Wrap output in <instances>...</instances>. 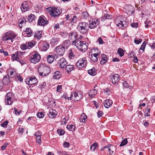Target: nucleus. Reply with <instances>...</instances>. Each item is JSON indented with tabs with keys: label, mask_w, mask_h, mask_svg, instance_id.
<instances>
[{
	"label": "nucleus",
	"mask_w": 155,
	"mask_h": 155,
	"mask_svg": "<svg viewBox=\"0 0 155 155\" xmlns=\"http://www.w3.org/2000/svg\"><path fill=\"white\" fill-rule=\"evenodd\" d=\"M67 64V61L64 58H62L58 61V64L61 68H65Z\"/></svg>",
	"instance_id": "4468645a"
},
{
	"label": "nucleus",
	"mask_w": 155,
	"mask_h": 155,
	"mask_svg": "<svg viewBox=\"0 0 155 155\" xmlns=\"http://www.w3.org/2000/svg\"><path fill=\"white\" fill-rule=\"evenodd\" d=\"M59 40V38L56 37H53L50 42V44L52 46H55L57 45Z\"/></svg>",
	"instance_id": "4be33fe9"
},
{
	"label": "nucleus",
	"mask_w": 155,
	"mask_h": 155,
	"mask_svg": "<svg viewBox=\"0 0 155 155\" xmlns=\"http://www.w3.org/2000/svg\"><path fill=\"white\" fill-rule=\"evenodd\" d=\"M44 113L43 112H38L37 114V116L39 118H43L44 117Z\"/></svg>",
	"instance_id": "6e6d98bb"
},
{
	"label": "nucleus",
	"mask_w": 155,
	"mask_h": 155,
	"mask_svg": "<svg viewBox=\"0 0 155 155\" xmlns=\"http://www.w3.org/2000/svg\"><path fill=\"white\" fill-rule=\"evenodd\" d=\"M120 76L118 74H114L112 76V82L113 84H115L119 80Z\"/></svg>",
	"instance_id": "a211bd4d"
},
{
	"label": "nucleus",
	"mask_w": 155,
	"mask_h": 155,
	"mask_svg": "<svg viewBox=\"0 0 155 155\" xmlns=\"http://www.w3.org/2000/svg\"><path fill=\"white\" fill-rule=\"evenodd\" d=\"M104 114V113L101 111H99L97 112V117L98 118H100L102 117L103 115Z\"/></svg>",
	"instance_id": "69168bd1"
},
{
	"label": "nucleus",
	"mask_w": 155,
	"mask_h": 155,
	"mask_svg": "<svg viewBox=\"0 0 155 155\" xmlns=\"http://www.w3.org/2000/svg\"><path fill=\"white\" fill-rule=\"evenodd\" d=\"M68 55L69 58L71 59H73L75 56V55L74 54L72 50L71 49L69 51Z\"/></svg>",
	"instance_id": "c03bdc74"
},
{
	"label": "nucleus",
	"mask_w": 155,
	"mask_h": 155,
	"mask_svg": "<svg viewBox=\"0 0 155 155\" xmlns=\"http://www.w3.org/2000/svg\"><path fill=\"white\" fill-rule=\"evenodd\" d=\"M122 23L121 24L122 26H123V28L127 27L128 25V22L126 21H122Z\"/></svg>",
	"instance_id": "4d7b16f0"
},
{
	"label": "nucleus",
	"mask_w": 155,
	"mask_h": 155,
	"mask_svg": "<svg viewBox=\"0 0 155 155\" xmlns=\"http://www.w3.org/2000/svg\"><path fill=\"white\" fill-rule=\"evenodd\" d=\"M15 94L12 92L8 93L5 98V102L7 105H11L13 102L14 100Z\"/></svg>",
	"instance_id": "39448f33"
},
{
	"label": "nucleus",
	"mask_w": 155,
	"mask_h": 155,
	"mask_svg": "<svg viewBox=\"0 0 155 155\" xmlns=\"http://www.w3.org/2000/svg\"><path fill=\"white\" fill-rule=\"evenodd\" d=\"M87 118V116L84 114L83 113L79 119L80 121L84 123L85 122V119Z\"/></svg>",
	"instance_id": "a19ab883"
},
{
	"label": "nucleus",
	"mask_w": 155,
	"mask_h": 155,
	"mask_svg": "<svg viewBox=\"0 0 155 155\" xmlns=\"http://www.w3.org/2000/svg\"><path fill=\"white\" fill-rule=\"evenodd\" d=\"M131 26L133 28H137L138 26V24L137 22H133L131 24Z\"/></svg>",
	"instance_id": "680f3d73"
},
{
	"label": "nucleus",
	"mask_w": 155,
	"mask_h": 155,
	"mask_svg": "<svg viewBox=\"0 0 155 155\" xmlns=\"http://www.w3.org/2000/svg\"><path fill=\"white\" fill-rule=\"evenodd\" d=\"M72 44L73 45H74L77 47L78 49L79 50V48L80 47V45L81 44V41L79 40H74L72 41Z\"/></svg>",
	"instance_id": "c9c22d12"
},
{
	"label": "nucleus",
	"mask_w": 155,
	"mask_h": 155,
	"mask_svg": "<svg viewBox=\"0 0 155 155\" xmlns=\"http://www.w3.org/2000/svg\"><path fill=\"white\" fill-rule=\"evenodd\" d=\"M8 123V121L6 120L2 123L1 124V126L3 127H5L7 125Z\"/></svg>",
	"instance_id": "052dcab7"
},
{
	"label": "nucleus",
	"mask_w": 155,
	"mask_h": 155,
	"mask_svg": "<svg viewBox=\"0 0 155 155\" xmlns=\"http://www.w3.org/2000/svg\"><path fill=\"white\" fill-rule=\"evenodd\" d=\"M122 20H119V18H117L115 21V22L117 26L121 29H123V26H122V25L121 24L122 23Z\"/></svg>",
	"instance_id": "2f4dec72"
},
{
	"label": "nucleus",
	"mask_w": 155,
	"mask_h": 155,
	"mask_svg": "<svg viewBox=\"0 0 155 155\" xmlns=\"http://www.w3.org/2000/svg\"><path fill=\"white\" fill-rule=\"evenodd\" d=\"M21 9L22 12H25L30 9L29 4L26 1H25L21 4Z\"/></svg>",
	"instance_id": "2eb2a0df"
},
{
	"label": "nucleus",
	"mask_w": 155,
	"mask_h": 155,
	"mask_svg": "<svg viewBox=\"0 0 155 155\" xmlns=\"http://www.w3.org/2000/svg\"><path fill=\"white\" fill-rule=\"evenodd\" d=\"M65 50V48L64 47L62 46H59L55 48V50L57 54L60 56H62L63 55Z\"/></svg>",
	"instance_id": "ddd939ff"
},
{
	"label": "nucleus",
	"mask_w": 155,
	"mask_h": 155,
	"mask_svg": "<svg viewBox=\"0 0 155 155\" xmlns=\"http://www.w3.org/2000/svg\"><path fill=\"white\" fill-rule=\"evenodd\" d=\"M24 32L25 35L28 37H30L32 36L34 34L33 31L30 28H26L25 30L24 31Z\"/></svg>",
	"instance_id": "412c9836"
},
{
	"label": "nucleus",
	"mask_w": 155,
	"mask_h": 155,
	"mask_svg": "<svg viewBox=\"0 0 155 155\" xmlns=\"http://www.w3.org/2000/svg\"><path fill=\"white\" fill-rule=\"evenodd\" d=\"M87 72L88 74L94 76L96 74L97 69L94 67L91 69L88 70Z\"/></svg>",
	"instance_id": "c85d7f7f"
},
{
	"label": "nucleus",
	"mask_w": 155,
	"mask_h": 155,
	"mask_svg": "<svg viewBox=\"0 0 155 155\" xmlns=\"http://www.w3.org/2000/svg\"><path fill=\"white\" fill-rule=\"evenodd\" d=\"M29 61L34 64H36L41 59V56L38 52L36 51H34L28 55Z\"/></svg>",
	"instance_id": "7ed1b4c3"
},
{
	"label": "nucleus",
	"mask_w": 155,
	"mask_h": 155,
	"mask_svg": "<svg viewBox=\"0 0 155 155\" xmlns=\"http://www.w3.org/2000/svg\"><path fill=\"white\" fill-rule=\"evenodd\" d=\"M25 82L27 84L33 85L37 84L38 81L35 76H33L26 78L25 79Z\"/></svg>",
	"instance_id": "9b49d317"
},
{
	"label": "nucleus",
	"mask_w": 155,
	"mask_h": 155,
	"mask_svg": "<svg viewBox=\"0 0 155 155\" xmlns=\"http://www.w3.org/2000/svg\"><path fill=\"white\" fill-rule=\"evenodd\" d=\"M87 64V61L86 58H83L79 59L76 62V66L79 68H81L85 67Z\"/></svg>",
	"instance_id": "6e6552de"
},
{
	"label": "nucleus",
	"mask_w": 155,
	"mask_h": 155,
	"mask_svg": "<svg viewBox=\"0 0 155 155\" xmlns=\"http://www.w3.org/2000/svg\"><path fill=\"white\" fill-rule=\"evenodd\" d=\"M103 91L107 95H109L110 94V90L108 88H107L106 89H104Z\"/></svg>",
	"instance_id": "0e129e2a"
},
{
	"label": "nucleus",
	"mask_w": 155,
	"mask_h": 155,
	"mask_svg": "<svg viewBox=\"0 0 155 155\" xmlns=\"http://www.w3.org/2000/svg\"><path fill=\"white\" fill-rule=\"evenodd\" d=\"M150 109L148 108V107H147L144 112V116L145 117H150V114H149L150 112Z\"/></svg>",
	"instance_id": "37998d69"
},
{
	"label": "nucleus",
	"mask_w": 155,
	"mask_h": 155,
	"mask_svg": "<svg viewBox=\"0 0 155 155\" xmlns=\"http://www.w3.org/2000/svg\"><path fill=\"white\" fill-rule=\"evenodd\" d=\"M57 133L60 136H62L64 134L65 132L62 129H58L57 131Z\"/></svg>",
	"instance_id": "864d4df0"
},
{
	"label": "nucleus",
	"mask_w": 155,
	"mask_h": 155,
	"mask_svg": "<svg viewBox=\"0 0 155 155\" xmlns=\"http://www.w3.org/2000/svg\"><path fill=\"white\" fill-rule=\"evenodd\" d=\"M8 144V143H5L3 146L1 147V149L2 150H5L6 147V146Z\"/></svg>",
	"instance_id": "774afa93"
},
{
	"label": "nucleus",
	"mask_w": 155,
	"mask_h": 155,
	"mask_svg": "<svg viewBox=\"0 0 155 155\" xmlns=\"http://www.w3.org/2000/svg\"><path fill=\"white\" fill-rule=\"evenodd\" d=\"M11 80V78L9 76V75H7L5 76L2 80V83L5 85H7L10 83Z\"/></svg>",
	"instance_id": "f3484780"
},
{
	"label": "nucleus",
	"mask_w": 155,
	"mask_h": 155,
	"mask_svg": "<svg viewBox=\"0 0 155 155\" xmlns=\"http://www.w3.org/2000/svg\"><path fill=\"white\" fill-rule=\"evenodd\" d=\"M38 44L41 49L43 51H46L49 47V43L46 41H41Z\"/></svg>",
	"instance_id": "1a4fd4ad"
},
{
	"label": "nucleus",
	"mask_w": 155,
	"mask_h": 155,
	"mask_svg": "<svg viewBox=\"0 0 155 155\" xmlns=\"http://www.w3.org/2000/svg\"><path fill=\"white\" fill-rule=\"evenodd\" d=\"M15 34L14 32L12 31H9L6 32L2 37V40L4 41L9 40Z\"/></svg>",
	"instance_id": "9d476101"
},
{
	"label": "nucleus",
	"mask_w": 155,
	"mask_h": 155,
	"mask_svg": "<svg viewBox=\"0 0 155 155\" xmlns=\"http://www.w3.org/2000/svg\"><path fill=\"white\" fill-rule=\"evenodd\" d=\"M98 25V23H95V21H92L90 23V25H89V28H90L91 29H92L96 27L97 25Z\"/></svg>",
	"instance_id": "4c0bfd02"
},
{
	"label": "nucleus",
	"mask_w": 155,
	"mask_h": 155,
	"mask_svg": "<svg viewBox=\"0 0 155 155\" xmlns=\"http://www.w3.org/2000/svg\"><path fill=\"white\" fill-rule=\"evenodd\" d=\"M101 60L100 61L101 65H103L107 62V55L104 54H102L101 55Z\"/></svg>",
	"instance_id": "5701e85b"
},
{
	"label": "nucleus",
	"mask_w": 155,
	"mask_h": 155,
	"mask_svg": "<svg viewBox=\"0 0 155 155\" xmlns=\"http://www.w3.org/2000/svg\"><path fill=\"white\" fill-rule=\"evenodd\" d=\"M117 53L120 57L123 56L124 54V50L123 49L120 48L118 49Z\"/></svg>",
	"instance_id": "79ce46f5"
},
{
	"label": "nucleus",
	"mask_w": 155,
	"mask_h": 155,
	"mask_svg": "<svg viewBox=\"0 0 155 155\" xmlns=\"http://www.w3.org/2000/svg\"><path fill=\"white\" fill-rule=\"evenodd\" d=\"M97 90L96 89H92L90 90L88 94L90 97L92 98L94 97L97 94Z\"/></svg>",
	"instance_id": "a878e982"
},
{
	"label": "nucleus",
	"mask_w": 155,
	"mask_h": 155,
	"mask_svg": "<svg viewBox=\"0 0 155 155\" xmlns=\"http://www.w3.org/2000/svg\"><path fill=\"white\" fill-rule=\"evenodd\" d=\"M127 142H128V141L127 140V139L126 138L124 139L122 141L120 145V147L123 146L125 145H126L127 143Z\"/></svg>",
	"instance_id": "3c124183"
},
{
	"label": "nucleus",
	"mask_w": 155,
	"mask_h": 155,
	"mask_svg": "<svg viewBox=\"0 0 155 155\" xmlns=\"http://www.w3.org/2000/svg\"><path fill=\"white\" fill-rule=\"evenodd\" d=\"M47 9L48 12L50 13V15L54 18L58 16L61 13V12L57 8L49 7Z\"/></svg>",
	"instance_id": "20e7f679"
},
{
	"label": "nucleus",
	"mask_w": 155,
	"mask_h": 155,
	"mask_svg": "<svg viewBox=\"0 0 155 155\" xmlns=\"http://www.w3.org/2000/svg\"><path fill=\"white\" fill-rule=\"evenodd\" d=\"M126 12L127 15H130L133 13L135 11L134 8L131 5H128L126 6L125 8Z\"/></svg>",
	"instance_id": "f8f14e48"
},
{
	"label": "nucleus",
	"mask_w": 155,
	"mask_h": 155,
	"mask_svg": "<svg viewBox=\"0 0 155 155\" xmlns=\"http://www.w3.org/2000/svg\"><path fill=\"white\" fill-rule=\"evenodd\" d=\"M65 68L68 74H69L74 69L73 66L71 64L67 65Z\"/></svg>",
	"instance_id": "7c9ffc66"
},
{
	"label": "nucleus",
	"mask_w": 155,
	"mask_h": 155,
	"mask_svg": "<svg viewBox=\"0 0 155 155\" xmlns=\"http://www.w3.org/2000/svg\"><path fill=\"white\" fill-rule=\"evenodd\" d=\"M57 153L59 155H67L66 152L64 151H58L57 152Z\"/></svg>",
	"instance_id": "338daca9"
},
{
	"label": "nucleus",
	"mask_w": 155,
	"mask_h": 155,
	"mask_svg": "<svg viewBox=\"0 0 155 155\" xmlns=\"http://www.w3.org/2000/svg\"><path fill=\"white\" fill-rule=\"evenodd\" d=\"M98 144L97 143L95 142L94 143L92 144V146H93V147H94L93 150V151H95L96 148H97V147H98Z\"/></svg>",
	"instance_id": "e2e57ef3"
},
{
	"label": "nucleus",
	"mask_w": 155,
	"mask_h": 155,
	"mask_svg": "<svg viewBox=\"0 0 155 155\" xmlns=\"http://www.w3.org/2000/svg\"><path fill=\"white\" fill-rule=\"evenodd\" d=\"M142 40L141 39H137V38H135L134 39V42L136 44L138 45L140 43L142 42Z\"/></svg>",
	"instance_id": "bf43d9fd"
},
{
	"label": "nucleus",
	"mask_w": 155,
	"mask_h": 155,
	"mask_svg": "<svg viewBox=\"0 0 155 155\" xmlns=\"http://www.w3.org/2000/svg\"><path fill=\"white\" fill-rule=\"evenodd\" d=\"M112 104V101L110 99L106 100L104 101V103L105 107L107 108L110 107Z\"/></svg>",
	"instance_id": "393cba45"
},
{
	"label": "nucleus",
	"mask_w": 155,
	"mask_h": 155,
	"mask_svg": "<svg viewBox=\"0 0 155 155\" xmlns=\"http://www.w3.org/2000/svg\"><path fill=\"white\" fill-rule=\"evenodd\" d=\"M146 44L147 43L146 42H144L141 45L140 48V50H141L143 51H144Z\"/></svg>",
	"instance_id": "13d9d810"
},
{
	"label": "nucleus",
	"mask_w": 155,
	"mask_h": 155,
	"mask_svg": "<svg viewBox=\"0 0 155 155\" xmlns=\"http://www.w3.org/2000/svg\"><path fill=\"white\" fill-rule=\"evenodd\" d=\"M27 19L29 22H31L35 20L36 19V17L34 15V14H31L28 16Z\"/></svg>",
	"instance_id": "f704fd0d"
},
{
	"label": "nucleus",
	"mask_w": 155,
	"mask_h": 155,
	"mask_svg": "<svg viewBox=\"0 0 155 155\" xmlns=\"http://www.w3.org/2000/svg\"><path fill=\"white\" fill-rule=\"evenodd\" d=\"M68 95L67 93L64 92L63 95L61 97V98L63 99H65V100H71V97H68Z\"/></svg>",
	"instance_id": "49530a36"
},
{
	"label": "nucleus",
	"mask_w": 155,
	"mask_h": 155,
	"mask_svg": "<svg viewBox=\"0 0 155 155\" xmlns=\"http://www.w3.org/2000/svg\"><path fill=\"white\" fill-rule=\"evenodd\" d=\"M70 131H74L75 129V127L73 125H67L66 127Z\"/></svg>",
	"instance_id": "ea45409f"
},
{
	"label": "nucleus",
	"mask_w": 155,
	"mask_h": 155,
	"mask_svg": "<svg viewBox=\"0 0 155 155\" xmlns=\"http://www.w3.org/2000/svg\"><path fill=\"white\" fill-rule=\"evenodd\" d=\"M42 31H37L35 32L34 37L35 38H37L38 40H39L42 37Z\"/></svg>",
	"instance_id": "bb28decb"
},
{
	"label": "nucleus",
	"mask_w": 155,
	"mask_h": 155,
	"mask_svg": "<svg viewBox=\"0 0 155 155\" xmlns=\"http://www.w3.org/2000/svg\"><path fill=\"white\" fill-rule=\"evenodd\" d=\"M90 58L92 62L96 63L98 61V59L97 58L94 57L93 56V55L89 54V55Z\"/></svg>",
	"instance_id": "a18cd8bd"
},
{
	"label": "nucleus",
	"mask_w": 155,
	"mask_h": 155,
	"mask_svg": "<svg viewBox=\"0 0 155 155\" xmlns=\"http://www.w3.org/2000/svg\"><path fill=\"white\" fill-rule=\"evenodd\" d=\"M26 43L28 44V49H29L35 46L36 44V42L34 40H32L31 41H28Z\"/></svg>",
	"instance_id": "473e14b6"
},
{
	"label": "nucleus",
	"mask_w": 155,
	"mask_h": 155,
	"mask_svg": "<svg viewBox=\"0 0 155 155\" xmlns=\"http://www.w3.org/2000/svg\"><path fill=\"white\" fill-rule=\"evenodd\" d=\"M21 49L23 51H25L28 48V45L27 44L23 43L20 45Z\"/></svg>",
	"instance_id": "09e8293b"
},
{
	"label": "nucleus",
	"mask_w": 155,
	"mask_h": 155,
	"mask_svg": "<svg viewBox=\"0 0 155 155\" xmlns=\"http://www.w3.org/2000/svg\"><path fill=\"white\" fill-rule=\"evenodd\" d=\"M123 86L126 88H128L131 89L132 87V86L130 85V84H129L126 81H124L123 84Z\"/></svg>",
	"instance_id": "58836bf2"
},
{
	"label": "nucleus",
	"mask_w": 155,
	"mask_h": 155,
	"mask_svg": "<svg viewBox=\"0 0 155 155\" xmlns=\"http://www.w3.org/2000/svg\"><path fill=\"white\" fill-rule=\"evenodd\" d=\"M71 35H74V38L75 39L74 40H76V41L77 40H78V36L77 34V32H74V31L71 32Z\"/></svg>",
	"instance_id": "603ef678"
},
{
	"label": "nucleus",
	"mask_w": 155,
	"mask_h": 155,
	"mask_svg": "<svg viewBox=\"0 0 155 155\" xmlns=\"http://www.w3.org/2000/svg\"><path fill=\"white\" fill-rule=\"evenodd\" d=\"M89 14L87 11L84 12L82 13V16L84 19H87L89 17Z\"/></svg>",
	"instance_id": "8fccbe9b"
},
{
	"label": "nucleus",
	"mask_w": 155,
	"mask_h": 155,
	"mask_svg": "<svg viewBox=\"0 0 155 155\" xmlns=\"http://www.w3.org/2000/svg\"><path fill=\"white\" fill-rule=\"evenodd\" d=\"M78 31L82 34H87L89 29V24L86 22H81L79 23L77 27Z\"/></svg>",
	"instance_id": "f03ea898"
},
{
	"label": "nucleus",
	"mask_w": 155,
	"mask_h": 155,
	"mask_svg": "<svg viewBox=\"0 0 155 155\" xmlns=\"http://www.w3.org/2000/svg\"><path fill=\"white\" fill-rule=\"evenodd\" d=\"M80 47L79 48V50L81 51L85 52L87 49L88 44L85 41H81Z\"/></svg>",
	"instance_id": "dca6fc26"
},
{
	"label": "nucleus",
	"mask_w": 155,
	"mask_h": 155,
	"mask_svg": "<svg viewBox=\"0 0 155 155\" xmlns=\"http://www.w3.org/2000/svg\"><path fill=\"white\" fill-rule=\"evenodd\" d=\"M19 51H17L15 54H12V61H19L20 58L21 57V56H20L19 54Z\"/></svg>",
	"instance_id": "6ab92c4d"
},
{
	"label": "nucleus",
	"mask_w": 155,
	"mask_h": 155,
	"mask_svg": "<svg viewBox=\"0 0 155 155\" xmlns=\"http://www.w3.org/2000/svg\"><path fill=\"white\" fill-rule=\"evenodd\" d=\"M57 114V112L56 110L52 108L49 110L48 116L51 118L54 117Z\"/></svg>",
	"instance_id": "aec40b11"
},
{
	"label": "nucleus",
	"mask_w": 155,
	"mask_h": 155,
	"mask_svg": "<svg viewBox=\"0 0 155 155\" xmlns=\"http://www.w3.org/2000/svg\"><path fill=\"white\" fill-rule=\"evenodd\" d=\"M108 148H107V149L109 151V154L111 155L113 154L114 153V151L111 150V147H113V146L111 144H108Z\"/></svg>",
	"instance_id": "de8ad7c7"
},
{
	"label": "nucleus",
	"mask_w": 155,
	"mask_h": 155,
	"mask_svg": "<svg viewBox=\"0 0 155 155\" xmlns=\"http://www.w3.org/2000/svg\"><path fill=\"white\" fill-rule=\"evenodd\" d=\"M134 51H131V52H129V56L130 55H131V57H132L133 56H134V59H133V61L134 63H137L138 61V59H137V57L136 56H134Z\"/></svg>",
	"instance_id": "e433bc0d"
},
{
	"label": "nucleus",
	"mask_w": 155,
	"mask_h": 155,
	"mask_svg": "<svg viewBox=\"0 0 155 155\" xmlns=\"http://www.w3.org/2000/svg\"><path fill=\"white\" fill-rule=\"evenodd\" d=\"M70 21L69 22V24L72 26L74 24L76 23L77 21V18L75 15L73 16V18L71 19V20L69 19Z\"/></svg>",
	"instance_id": "c756f323"
},
{
	"label": "nucleus",
	"mask_w": 155,
	"mask_h": 155,
	"mask_svg": "<svg viewBox=\"0 0 155 155\" xmlns=\"http://www.w3.org/2000/svg\"><path fill=\"white\" fill-rule=\"evenodd\" d=\"M113 18L112 15L108 14H104V15L101 17V20L104 21L107 19H111Z\"/></svg>",
	"instance_id": "b1692460"
},
{
	"label": "nucleus",
	"mask_w": 155,
	"mask_h": 155,
	"mask_svg": "<svg viewBox=\"0 0 155 155\" xmlns=\"http://www.w3.org/2000/svg\"><path fill=\"white\" fill-rule=\"evenodd\" d=\"M26 22V19L25 18H23L19 22V26L21 28L22 27V24L23 23H25Z\"/></svg>",
	"instance_id": "5fc2aeb1"
},
{
	"label": "nucleus",
	"mask_w": 155,
	"mask_h": 155,
	"mask_svg": "<svg viewBox=\"0 0 155 155\" xmlns=\"http://www.w3.org/2000/svg\"><path fill=\"white\" fill-rule=\"evenodd\" d=\"M82 95L81 92L73 91L71 92L70 97H71V100L77 101L80 100L82 98Z\"/></svg>",
	"instance_id": "423d86ee"
},
{
	"label": "nucleus",
	"mask_w": 155,
	"mask_h": 155,
	"mask_svg": "<svg viewBox=\"0 0 155 155\" xmlns=\"http://www.w3.org/2000/svg\"><path fill=\"white\" fill-rule=\"evenodd\" d=\"M60 73V72L59 71L55 72L53 74V78L54 79H59L61 77V74Z\"/></svg>",
	"instance_id": "cd10ccee"
},
{
	"label": "nucleus",
	"mask_w": 155,
	"mask_h": 155,
	"mask_svg": "<svg viewBox=\"0 0 155 155\" xmlns=\"http://www.w3.org/2000/svg\"><path fill=\"white\" fill-rule=\"evenodd\" d=\"M38 71L40 76H45L51 72V69L49 67L45 64H41L38 68Z\"/></svg>",
	"instance_id": "f257e3e1"
},
{
	"label": "nucleus",
	"mask_w": 155,
	"mask_h": 155,
	"mask_svg": "<svg viewBox=\"0 0 155 155\" xmlns=\"http://www.w3.org/2000/svg\"><path fill=\"white\" fill-rule=\"evenodd\" d=\"M54 58V54L48 55L47 58L48 62L49 63H52L53 61Z\"/></svg>",
	"instance_id": "72a5a7b5"
},
{
	"label": "nucleus",
	"mask_w": 155,
	"mask_h": 155,
	"mask_svg": "<svg viewBox=\"0 0 155 155\" xmlns=\"http://www.w3.org/2000/svg\"><path fill=\"white\" fill-rule=\"evenodd\" d=\"M49 22L47 18L43 15H42L38 18L37 25L41 26H45L47 25Z\"/></svg>",
	"instance_id": "0eeeda50"
}]
</instances>
